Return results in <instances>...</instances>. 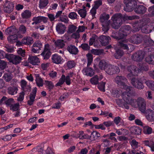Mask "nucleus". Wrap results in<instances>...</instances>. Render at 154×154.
<instances>
[{"instance_id": "nucleus-1", "label": "nucleus", "mask_w": 154, "mask_h": 154, "mask_svg": "<svg viewBox=\"0 0 154 154\" xmlns=\"http://www.w3.org/2000/svg\"><path fill=\"white\" fill-rule=\"evenodd\" d=\"M143 40L148 45H151L153 43V41L148 36L145 35L143 37L140 34L134 35L129 39V41L131 43L137 45L141 43Z\"/></svg>"}, {"instance_id": "nucleus-2", "label": "nucleus", "mask_w": 154, "mask_h": 154, "mask_svg": "<svg viewBox=\"0 0 154 154\" xmlns=\"http://www.w3.org/2000/svg\"><path fill=\"white\" fill-rule=\"evenodd\" d=\"M115 80V82L119 87L125 89L127 91V92H129L131 91L133 88L126 85L128 80L125 77L122 76L118 75L116 76Z\"/></svg>"}, {"instance_id": "nucleus-3", "label": "nucleus", "mask_w": 154, "mask_h": 154, "mask_svg": "<svg viewBox=\"0 0 154 154\" xmlns=\"http://www.w3.org/2000/svg\"><path fill=\"white\" fill-rule=\"evenodd\" d=\"M131 93V91L129 92H124L122 94V97L125 102L123 103V105L125 108L127 109L129 108V104L133 105L134 103V99H132L129 95Z\"/></svg>"}, {"instance_id": "nucleus-4", "label": "nucleus", "mask_w": 154, "mask_h": 154, "mask_svg": "<svg viewBox=\"0 0 154 154\" xmlns=\"http://www.w3.org/2000/svg\"><path fill=\"white\" fill-rule=\"evenodd\" d=\"M120 14H114L112 17V23L111 26L112 28L117 29H119L122 24V20L120 19Z\"/></svg>"}, {"instance_id": "nucleus-5", "label": "nucleus", "mask_w": 154, "mask_h": 154, "mask_svg": "<svg viewBox=\"0 0 154 154\" xmlns=\"http://www.w3.org/2000/svg\"><path fill=\"white\" fill-rule=\"evenodd\" d=\"M105 70L107 73L110 75L118 74L120 72V69L118 66L111 64L107 65Z\"/></svg>"}, {"instance_id": "nucleus-6", "label": "nucleus", "mask_w": 154, "mask_h": 154, "mask_svg": "<svg viewBox=\"0 0 154 154\" xmlns=\"http://www.w3.org/2000/svg\"><path fill=\"white\" fill-rule=\"evenodd\" d=\"M127 42L126 40H121L119 42V45L121 48L131 52L134 50V47L133 45L127 43Z\"/></svg>"}, {"instance_id": "nucleus-7", "label": "nucleus", "mask_w": 154, "mask_h": 154, "mask_svg": "<svg viewBox=\"0 0 154 154\" xmlns=\"http://www.w3.org/2000/svg\"><path fill=\"white\" fill-rule=\"evenodd\" d=\"M5 57L9 60L10 62H12L15 65L20 63L22 60V58L19 56L12 54H6Z\"/></svg>"}, {"instance_id": "nucleus-8", "label": "nucleus", "mask_w": 154, "mask_h": 154, "mask_svg": "<svg viewBox=\"0 0 154 154\" xmlns=\"http://www.w3.org/2000/svg\"><path fill=\"white\" fill-rule=\"evenodd\" d=\"M136 104L140 111L144 113L146 109V102L144 98L141 97H139L136 101Z\"/></svg>"}, {"instance_id": "nucleus-9", "label": "nucleus", "mask_w": 154, "mask_h": 154, "mask_svg": "<svg viewBox=\"0 0 154 154\" xmlns=\"http://www.w3.org/2000/svg\"><path fill=\"white\" fill-rule=\"evenodd\" d=\"M131 83L133 86L139 89H142L144 88L141 80L139 78H133L131 79Z\"/></svg>"}, {"instance_id": "nucleus-10", "label": "nucleus", "mask_w": 154, "mask_h": 154, "mask_svg": "<svg viewBox=\"0 0 154 154\" xmlns=\"http://www.w3.org/2000/svg\"><path fill=\"white\" fill-rule=\"evenodd\" d=\"M144 56V52L140 51L134 54L132 56V58L134 61H140L143 59Z\"/></svg>"}, {"instance_id": "nucleus-11", "label": "nucleus", "mask_w": 154, "mask_h": 154, "mask_svg": "<svg viewBox=\"0 0 154 154\" xmlns=\"http://www.w3.org/2000/svg\"><path fill=\"white\" fill-rule=\"evenodd\" d=\"M14 4L12 2L6 0L4 5V10L5 12L10 13L12 12L14 9Z\"/></svg>"}, {"instance_id": "nucleus-12", "label": "nucleus", "mask_w": 154, "mask_h": 154, "mask_svg": "<svg viewBox=\"0 0 154 154\" xmlns=\"http://www.w3.org/2000/svg\"><path fill=\"white\" fill-rule=\"evenodd\" d=\"M51 54L49 45L48 44H45L44 50L41 54V55L42 56L44 60H46L49 58Z\"/></svg>"}, {"instance_id": "nucleus-13", "label": "nucleus", "mask_w": 154, "mask_h": 154, "mask_svg": "<svg viewBox=\"0 0 154 154\" xmlns=\"http://www.w3.org/2000/svg\"><path fill=\"white\" fill-rule=\"evenodd\" d=\"M146 8L143 5H135L134 11L137 14H142L146 12Z\"/></svg>"}, {"instance_id": "nucleus-14", "label": "nucleus", "mask_w": 154, "mask_h": 154, "mask_svg": "<svg viewBox=\"0 0 154 154\" xmlns=\"http://www.w3.org/2000/svg\"><path fill=\"white\" fill-rule=\"evenodd\" d=\"M37 92V88L36 87L33 88L32 93L29 96V100L28 101V104L31 106L33 104V102L35 101V99L36 96Z\"/></svg>"}, {"instance_id": "nucleus-15", "label": "nucleus", "mask_w": 154, "mask_h": 154, "mask_svg": "<svg viewBox=\"0 0 154 154\" xmlns=\"http://www.w3.org/2000/svg\"><path fill=\"white\" fill-rule=\"evenodd\" d=\"M110 38L109 36H106L104 35L100 36L99 38V41L102 45L105 46L108 44Z\"/></svg>"}, {"instance_id": "nucleus-16", "label": "nucleus", "mask_w": 154, "mask_h": 154, "mask_svg": "<svg viewBox=\"0 0 154 154\" xmlns=\"http://www.w3.org/2000/svg\"><path fill=\"white\" fill-rule=\"evenodd\" d=\"M28 60L29 63L34 65H38L40 63L39 59L36 56H29Z\"/></svg>"}, {"instance_id": "nucleus-17", "label": "nucleus", "mask_w": 154, "mask_h": 154, "mask_svg": "<svg viewBox=\"0 0 154 154\" xmlns=\"http://www.w3.org/2000/svg\"><path fill=\"white\" fill-rule=\"evenodd\" d=\"M66 27L62 23H59L56 26V29L58 33L62 34L65 32Z\"/></svg>"}, {"instance_id": "nucleus-18", "label": "nucleus", "mask_w": 154, "mask_h": 154, "mask_svg": "<svg viewBox=\"0 0 154 154\" xmlns=\"http://www.w3.org/2000/svg\"><path fill=\"white\" fill-rule=\"evenodd\" d=\"M83 72L86 75L90 77L92 76L94 74V70L92 68L90 67H87L84 68L83 70Z\"/></svg>"}, {"instance_id": "nucleus-19", "label": "nucleus", "mask_w": 154, "mask_h": 154, "mask_svg": "<svg viewBox=\"0 0 154 154\" xmlns=\"http://www.w3.org/2000/svg\"><path fill=\"white\" fill-rule=\"evenodd\" d=\"M62 60L61 57L57 54H54L52 56V62L57 64L60 63Z\"/></svg>"}, {"instance_id": "nucleus-20", "label": "nucleus", "mask_w": 154, "mask_h": 154, "mask_svg": "<svg viewBox=\"0 0 154 154\" xmlns=\"http://www.w3.org/2000/svg\"><path fill=\"white\" fill-rule=\"evenodd\" d=\"M67 50L70 54H73L76 55L78 52V48L75 46L72 45H68L67 48Z\"/></svg>"}, {"instance_id": "nucleus-21", "label": "nucleus", "mask_w": 154, "mask_h": 154, "mask_svg": "<svg viewBox=\"0 0 154 154\" xmlns=\"http://www.w3.org/2000/svg\"><path fill=\"white\" fill-rule=\"evenodd\" d=\"M109 18V15L108 14H103L100 16V20L102 23V24H106L107 22L110 20H108Z\"/></svg>"}, {"instance_id": "nucleus-22", "label": "nucleus", "mask_w": 154, "mask_h": 154, "mask_svg": "<svg viewBox=\"0 0 154 154\" xmlns=\"http://www.w3.org/2000/svg\"><path fill=\"white\" fill-rule=\"evenodd\" d=\"M33 42V39L30 37H26L22 40L21 43L22 44L30 45Z\"/></svg>"}, {"instance_id": "nucleus-23", "label": "nucleus", "mask_w": 154, "mask_h": 154, "mask_svg": "<svg viewBox=\"0 0 154 154\" xmlns=\"http://www.w3.org/2000/svg\"><path fill=\"white\" fill-rule=\"evenodd\" d=\"M135 6V4L133 5L131 3H128L124 7V10L127 12H131L134 10Z\"/></svg>"}, {"instance_id": "nucleus-24", "label": "nucleus", "mask_w": 154, "mask_h": 154, "mask_svg": "<svg viewBox=\"0 0 154 154\" xmlns=\"http://www.w3.org/2000/svg\"><path fill=\"white\" fill-rule=\"evenodd\" d=\"M48 3V0H39L38 7L40 9H43L47 6Z\"/></svg>"}, {"instance_id": "nucleus-25", "label": "nucleus", "mask_w": 154, "mask_h": 154, "mask_svg": "<svg viewBox=\"0 0 154 154\" xmlns=\"http://www.w3.org/2000/svg\"><path fill=\"white\" fill-rule=\"evenodd\" d=\"M127 70L129 72L138 73L140 70L137 67L134 66H129L127 67Z\"/></svg>"}, {"instance_id": "nucleus-26", "label": "nucleus", "mask_w": 154, "mask_h": 154, "mask_svg": "<svg viewBox=\"0 0 154 154\" xmlns=\"http://www.w3.org/2000/svg\"><path fill=\"white\" fill-rule=\"evenodd\" d=\"M31 12L28 10H26L24 11L21 14V16L23 19H28L31 16Z\"/></svg>"}, {"instance_id": "nucleus-27", "label": "nucleus", "mask_w": 154, "mask_h": 154, "mask_svg": "<svg viewBox=\"0 0 154 154\" xmlns=\"http://www.w3.org/2000/svg\"><path fill=\"white\" fill-rule=\"evenodd\" d=\"M130 130L132 133L135 134L139 135L141 134V130L138 127H132L130 128Z\"/></svg>"}, {"instance_id": "nucleus-28", "label": "nucleus", "mask_w": 154, "mask_h": 154, "mask_svg": "<svg viewBox=\"0 0 154 154\" xmlns=\"http://www.w3.org/2000/svg\"><path fill=\"white\" fill-rule=\"evenodd\" d=\"M8 93L11 95H14L17 93L18 88L16 87H10L8 88Z\"/></svg>"}, {"instance_id": "nucleus-29", "label": "nucleus", "mask_w": 154, "mask_h": 154, "mask_svg": "<svg viewBox=\"0 0 154 154\" xmlns=\"http://www.w3.org/2000/svg\"><path fill=\"white\" fill-rule=\"evenodd\" d=\"M124 53L123 50L118 49L116 50V53L114 54V56L116 59H120L124 54Z\"/></svg>"}, {"instance_id": "nucleus-30", "label": "nucleus", "mask_w": 154, "mask_h": 154, "mask_svg": "<svg viewBox=\"0 0 154 154\" xmlns=\"http://www.w3.org/2000/svg\"><path fill=\"white\" fill-rule=\"evenodd\" d=\"M145 83L149 88L154 91V81L152 80L146 81L145 82Z\"/></svg>"}, {"instance_id": "nucleus-31", "label": "nucleus", "mask_w": 154, "mask_h": 154, "mask_svg": "<svg viewBox=\"0 0 154 154\" xmlns=\"http://www.w3.org/2000/svg\"><path fill=\"white\" fill-rule=\"evenodd\" d=\"M145 60L149 64H154V54L146 57Z\"/></svg>"}, {"instance_id": "nucleus-32", "label": "nucleus", "mask_w": 154, "mask_h": 154, "mask_svg": "<svg viewBox=\"0 0 154 154\" xmlns=\"http://www.w3.org/2000/svg\"><path fill=\"white\" fill-rule=\"evenodd\" d=\"M92 140H95L100 136V134L97 131H94L91 132Z\"/></svg>"}, {"instance_id": "nucleus-33", "label": "nucleus", "mask_w": 154, "mask_h": 154, "mask_svg": "<svg viewBox=\"0 0 154 154\" xmlns=\"http://www.w3.org/2000/svg\"><path fill=\"white\" fill-rule=\"evenodd\" d=\"M3 77L6 82H8L12 79V75L10 73H5L4 74Z\"/></svg>"}, {"instance_id": "nucleus-34", "label": "nucleus", "mask_w": 154, "mask_h": 154, "mask_svg": "<svg viewBox=\"0 0 154 154\" xmlns=\"http://www.w3.org/2000/svg\"><path fill=\"white\" fill-rule=\"evenodd\" d=\"M54 43L57 47L61 48L63 47L65 45L63 41L62 40H57Z\"/></svg>"}, {"instance_id": "nucleus-35", "label": "nucleus", "mask_w": 154, "mask_h": 154, "mask_svg": "<svg viewBox=\"0 0 154 154\" xmlns=\"http://www.w3.org/2000/svg\"><path fill=\"white\" fill-rule=\"evenodd\" d=\"M141 31L143 33H149L152 31L150 29V26H143L141 29Z\"/></svg>"}, {"instance_id": "nucleus-36", "label": "nucleus", "mask_w": 154, "mask_h": 154, "mask_svg": "<svg viewBox=\"0 0 154 154\" xmlns=\"http://www.w3.org/2000/svg\"><path fill=\"white\" fill-rule=\"evenodd\" d=\"M108 64L104 60H101L99 64V66L100 68L101 69H104L105 70V68L107 66Z\"/></svg>"}, {"instance_id": "nucleus-37", "label": "nucleus", "mask_w": 154, "mask_h": 154, "mask_svg": "<svg viewBox=\"0 0 154 154\" xmlns=\"http://www.w3.org/2000/svg\"><path fill=\"white\" fill-rule=\"evenodd\" d=\"M144 133L146 134H150L152 132V128L148 126H144L143 127Z\"/></svg>"}, {"instance_id": "nucleus-38", "label": "nucleus", "mask_w": 154, "mask_h": 154, "mask_svg": "<svg viewBox=\"0 0 154 154\" xmlns=\"http://www.w3.org/2000/svg\"><path fill=\"white\" fill-rule=\"evenodd\" d=\"M86 57L88 59L87 66L90 65L93 61V56L90 53H88L86 54Z\"/></svg>"}, {"instance_id": "nucleus-39", "label": "nucleus", "mask_w": 154, "mask_h": 154, "mask_svg": "<svg viewBox=\"0 0 154 154\" xmlns=\"http://www.w3.org/2000/svg\"><path fill=\"white\" fill-rule=\"evenodd\" d=\"M78 14L82 18H84L86 16V11L85 9H81L78 11Z\"/></svg>"}, {"instance_id": "nucleus-40", "label": "nucleus", "mask_w": 154, "mask_h": 154, "mask_svg": "<svg viewBox=\"0 0 154 154\" xmlns=\"http://www.w3.org/2000/svg\"><path fill=\"white\" fill-rule=\"evenodd\" d=\"M121 92L120 91H118L117 89H114L112 90V94L114 97H117L120 96Z\"/></svg>"}, {"instance_id": "nucleus-41", "label": "nucleus", "mask_w": 154, "mask_h": 154, "mask_svg": "<svg viewBox=\"0 0 154 154\" xmlns=\"http://www.w3.org/2000/svg\"><path fill=\"white\" fill-rule=\"evenodd\" d=\"M118 33L120 39H122L125 36L127 35V32H125L121 28L119 29V32Z\"/></svg>"}, {"instance_id": "nucleus-42", "label": "nucleus", "mask_w": 154, "mask_h": 154, "mask_svg": "<svg viewBox=\"0 0 154 154\" xmlns=\"http://www.w3.org/2000/svg\"><path fill=\"white\" fill-rule=\"evenodd\" d=\"M99 80V79L97 75H95L91 79L90 81L92 84L96 85L98 83Z\"/></svg>"}, {"instance_id": "nucleus-43", "label": "nucleus", "mask_w": 154, "mask_h": 154, "mask_svg": "<svg viewBox=\"0 0 154 154\" xmlns=\"http://www.w3.org/2000/svg\"><path fill=\"white\" fill-rule=\"evenodd\" d=\"M91 52L95 55H100L103 53V50L92 49L91 50Z\"/></svg>"}, {"instance_id": "nucleus-44", "label": "nucleus", "mask_w": 154, "mask_h": 154, "mask_svg": "<svg viewBox=\"0 0 154 154\" xmlns=\"http://www.w3.org/2000/svg\"><path fill=\"white\" fill-rule=\"evenodd\" d=\"M77 29V27L73 25H70L68 27L67 32L68 33L71 34L75 32Z\"/></svg>"}, {"instance_id": "nucleus-45", "label": "nucleus", "mask_w": 154, "mask_h": 154, "mask_svg": "<svg viewBox=\"0 0 154 154\" xmlns=\"http://www.w3.org/2000/svg\"><path fill=\"white\" fill-rule=\"evenodd\" d=\"M42 44L41 42L40 41H37L35 42L33 45V47L37 48L39 50L41 49L42 48Z\"/></svg>"}, {"instance_id": "nucleus-46", "label": "nucleus", "mask_w": 154, "mask_h": 154, "mask_svg": "<svg viewBox=\"0 0 154 154\" xmlns=\"http://www.w3.org/2000/svg\"><path fill=\"white\" fill-rule=\"evenodd\" d=\"M59 19L60 21L65 23H67L68 22L69 20L67 17L64 15V13L63 14L60 16Z\"/></svg>"}, {"instance_id": "nucleus-47", "label": "nucleus", "mask_w": 154, "mask_h": 154, "mask_svg": "<svg viewBox=\"0 0 154 154\" xmlns=\"http://www.w3.org/2000/svg\"><path fill=\"white\" fill-rule=\"evenodd\" d=\"M105 82H101L98 84V87L100 91L103 92L105 91Z\"/></svg>"}, {"instance_id": "nucleus-48", "label": "nucleus", "mask_w": 154, "mask_h": 154, "mask_svg": "<svg viewBox=\"0 0 154 154\" xmlns=\"http://www.w3.org/2000/svg\"><path fill=\"white\" fill-rule=\"evenodd\" d=\"M19 104L18 103H16L14 104H12L11 105L10 109L11 110L14 111L17 110L19 107Z\"/></svg>"}, {"instance_id": "nucleus-49", "label": "nucleus", "mask_w": 154, "mask_h": 154, "mask_svg": "<svg viewBox=\"0 0 154 154\" xmlns=\"http://www.w3.org/2000/svg\"><path fill=\"white\" fill-rule=\"evenodd\" d=\"M7 65V63L2 60H0V69L2 71L5 69Z\"/></svg>"}, {"instance_id": "nucleus-50", "label": "nucleus", "mask_w": 154, "mask_h": 154, "mask_svg": "<svg viewBox=\"0 0 154 154\" xmlns=\"http://www.w3.org/2000/svg\"><path fill=\"white\" fill-rule=\"evenodd\" d=\"M45 84L48 86V88L50 90L52 89L54 85L51 82L48 81H45Z\"/></svg>"}, {"instance_id": "nucleus-51", "label": "nucleus", "mask_w": 154, "mask_h": 154, "mask_svg": "<svg viewBox=\"0 0 154 154\" xmlns=\"http://www.w3.org/2000/svg\"><path fill=\"white\" fill-rule=\"evenodd\" d=\"M17 38L16 36L13 35H11L8 38V39L9 42L13 43L17 40Z\"/></svg>"}, {"instance_id": "nucleus-52", "label": "nucleus", "mask_w": 154, "mask_h": 154, "mask_svg": "<svg viewBox=\"0 0 154 154\" xmlns=\"http://www.w3.org/2000/svg\"><path fill=\"white\" fill-rule=\"evenodd\" d=\"M35 81L38 87L42 86L43 85V81L41 78L35 79Z\"/></svg>"}, {"instance_id": "nucleus-53", "label": "nucleus", "mask_w": 154, "mask_h": 154, "mask_svg": "<svg viewBox=\"0 0 154 154\" xmlns=\"http://www.w3.org/2000/svg\"><path fill=\"white\" fill-rule=\"evenodd\" d=\"M131 146L134 148H137L138 147V143L135 140H132L131 141H130Z\"/></svg>"}, {"instance_id": "nucleus-54", "label": "nucleus", "mask_w": 154, "mask_h": 154, "mask_svg": "<svg viewBox=\"0 0 154 154\" xmlns=\"http://www.w3.org/2000/svg\"><path fill=\"white\" fill-rule=\"evenodd\" d=\"M110 23V22H107L106 24H102L103 26L102 29L104 31L107 32L109 30V25Z\"/></svg>"}, {"instance_id": "nucleus-55", "label": "nucleus", "mask_w": 154, "mask_h": 154, "mask_svg": "<svg viewBox=\"0 0 154 154\" xmlns=\"http://www.w3.org/2000/svg\"><path fill=\"white\" fill-rule=\"evenodd\" d=\"M97 36L96 35H94L91 38L89 41V45L91 46L93 45L94 42L96 38H97Z\"/></svg>"}, {"instance_id": "nucleus-56", "label": "nucleus", "mask_w": 154, "mask_h": 154, "mask_svg": "<svg viewBox=\"0 0 154 154\" xmlns=\"http://www.w3.org/2000/svg\"><path fill=\"white\" fill-rule=\"evenodd\" d=\"M79 47L81 48L83 50L88 51L89 50L90 47L87 43L82 44Z\"/></svg>"}, {"instance_id": "nucleus-57", "label": "nucleus", "mask_w": 154, "mask_h": 154, "mask_svg": "<svg viewBox=\"0 0 154 154\" xmlns=\"http://www.w3.org/2000/svg\"><path fill=\"white\" fill-rule=\"evenodd\" d=\"M103 124L106 127H109L111 126H113L114 125L113 122L110 121L104 122H103Z\"/></svg>"}, {"instance_id": "nucleus-58", "label": "nucleus", "mask_w": 154, "mask_h": 154, "mask_svg": "<svg viewBox=\"0 0 154 154\" xmlns=\"http://www.w3.org/2000/svg\"><path fill=\"white\" fill-rule=\"evenodd\" d=\"M77 14L74 12H70L68 15V17L71 19L74 20L77 18Z\"/></svg>"}, {"instance_id": "nucleus-59", "label": "nucleus", "mask_w": 154, "mask_h": 154, "mask_svg": "<svg viewBox=\"0 0 154 154\" xmlns=\"http://www.w3.org/2000/svg\"><path fill=\"white\" fill-rule=\"evenodd\" d=\"M102 1L101 0H97L94 2V8L95 9H97L99 7L102 5Z\"/></svg>"}, {"instance_id": "nucleus-60", "label": "nucleus", "mask_w": 154, "mask_h": 154, "mask_svg": "<svg viewBox=\"0 0 154 154\" xmlns=\"http://www.w3.org/2000/svg\"><path fill=\"white\" fill-rule=\"evenodd\" d=\"M32 21H35L37 24H38L41 22V16H39L37 17H34L32 19Z\"/></svg>"}, {"instance_id": "nucleus-61", "label": "nucleus", "mask_w": 154, "mask_h": 154, "mask_svg": "<svg viewBox=\"0 0 154 154\" xmlns=\"http://www.w3.org/2000/svg\"><path fill=\"white\" fill-rule=\"evenodd\" d=\"M19 30L21 33L24 34L26 32V29L25 26L21 25L19 27Z\"/></svg>"}, {"instance_id": "nucleus-62", "label": "nucleus", "mask_w": 154, "mask_h": 154, "mask_svg": "<svg viewBox=\"0 0 154 154\" xmlns=\"http://www.w3.org/2000/svg\"><path fill=\"white\" fill-rule=\"evenodd\" d=\"M121 29L125 32H127V31L131 30V27L129 25H125L122 26Z\"/></svg>"}, {"instance_id": "nucleus-63", "label": "nucleus", "mask_w": 154, "mask_h": 154, "mask_svg": "<svg viewBox=\"0 0 154 154\" xmlns=\"http://www.w3.org/2000/svg\"><path fill=\"white\" fill-rule=\"evenodd\" d=\"M5 50L7 52H12L14 51V48L8 45H6L5 46Z\"/></svg>"}, {"instance_id": "nucleus-64", "label": "nucleus", "mask_w": 154, "mask_h": 154, "mask_svg": "<svg viewBox=\"0 0 154 154\" xmlns=\"http://www.w3.org/2000/svg\"><path fill=\"white\" fill-rule=\"evenodd\" d=\"M14 99L12 98H10L8 99H7L5 104L7 106H9L10 107L11 105L12 104V103H14Z\"/></svg>"}]
</instances>
